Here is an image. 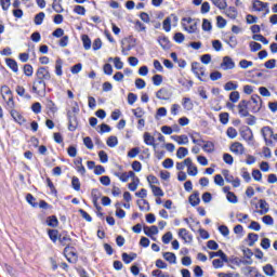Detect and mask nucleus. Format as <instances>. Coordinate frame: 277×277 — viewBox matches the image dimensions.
Masks as SVG:
<instances>
[{"instance_id":"nucleus-5","label":"nucleus","mask_w":277,"mask_h":277,"mask_svg":"<svg viewBox=\"0 0 277 277\" xmlns=\"http://www.w3.org/2000/svg\"><path fill=\"white\" fill-rule=\"evenodd\" d=\"M184 167H187V174L189 176H197L198 175V167L194 166L192 158H186L184 161Z\"/></svg>"},{"instance_id":"nucleus-34","label":"nucleus","mask_w":277,"mask_h":277,"mask_svg":"<svg viewBox=\"0 0 277 277\" xmlns=\"http://www.w3.org/2000/svg\"><path fill=\"white\" fill-rule=\"evenodd\" d=\"M205 67H200V63L194 62L192 64V70L196 77H200V70H202Z\"/></svg>"},{"instance_id":"nucleus-37","label":"nucleus","mask_w":277,"mask_h":277,"mask_svg":"<svg viewBox=\"0 0 277 277\" xmlns=\"http://www.w3.org/2000/svg\"><path fill=\"white\" fill-rule=\"evenodd\" d=\"M106 144L109 146V148H116V146H118V137L109 136L106 141Z\"/></svg>"},{"instance_id":"nucleus-52","label":"nucleus","mask_w":277,"mask_h":277,"mask_svg":"<svg viewBox=\"0 0 277 277\" xmlns=\"http://www.w3.org/2000/svg\"><path fill=\"white\" fill-rule=\"evenodd\" d=\"M226 135L229 136L230 140H235L237 137V129L230 127L226 131Z\"/></svg>"},{"instance_id":"nucleus-57","label":"nucleus","mask_w":277,"mask_h":277,"mask_svg":"<svg viewBox=\"0 0 277 277\" xmlns=\"http://www.w3.org/2000/svg\"><path fill=\"white\" fill-rule=\"evenodd\" d=\"M153 83H154V85H161V83H163V76L155 75L153 77Z\"/></svg>"},{"instance_id":"nucleus-32","label":"nucleus","mask_w":277,"mask_h":277,"mask_svg":"<svg viewBox=\"0 0 277 277\" xmlns=\"http://www.w3.org/2000/svg\"><path fill=\"white\" fill-rule=\"evenodd\" d=\"M237 88H239V84H237V82H234V81H228L227 83L224 84V90L226 92L237 90Z\"/></svg>"},{"instance_id":"nucleus-10","label":"nucleus","mask_w":277,"mask_h":277,"mask_svg":"<svg viewBox=\"0 0 277 277\" xmlns=\"http://www.w3.org/2000/svg\"><path fill=\"white\" fill-rule=\"evenodd\" d=\"M221 68H223V70H233V68H235V61H233L230 56H224Z\"/></svg>"},{"instance_id":"nucleus-38","label":"nucleus","mask_w":277,"mask_h":277,"mask_svg":"<svg viewBox=\"0 0 277 277\" xmlns=\"http://www.w3.org/2000/svg\"><path fill=\"white\" fill-rule=\"evenodd\" d=\"M71 187L75 192H79V189H81V182L79 181V177L74 176L71 179Z\"/></svg>"},{"instance_id":"nucleus-64","label":"nucleus","mask_w":277,"mask_h":277,"mask_svg":"<svg viewBox=\"0 0 277 277\" xmlns=\"http://www.w3.org/2000/svg\"><path fill=\"white\" fill-rule=\"evenodd\" d=\"M137 101V95L135 93L128 94V103L133 105Z\"/></svg>"},{"instance_id":"nucleus-31","label":"nucleus","mask_w":277,"mask_h":277,"mask_svg":"<svg viewBox=\"0 0 277 277\" xmlns=\"http://www.w3.org/2000/svg\"><path fill=\"white\" fill-rule=\"evenodd\" d=\"M263 272L266 276H274L276 274V271L274 269V266L272 264H266L263 266Z\"/></svg>"},{"instance_id":"nucleus-50","label":"nucleus","mask_w":277,"mask_h":277,"mask_svg":"<svg viewBox=\"0 0 277 277\" xmlns=\"http://www.w3.org/2000/svg\"><path fill=\"white\" fill-rule=\"evenodd\" d=\"M100 183H102L104 187H109V185H111V179H109L108 175L101 176Z\"/></svg>"},{"instance_id":"nucleus-8","label":"nucleus","mask_w":277,"mask_h":277,"mask_svg":"<svg viewBox=\"0 0 277 277\" xmlns=\"http://www.w3.org/2000/svg\"><path fill=\"white\" fill-rule=\"evenodd\" d=\"M253 9L256 12H263V10H266V14H269V3L263 2L261 0H255L253 2Z\"/></svg>"},{"instance_id":"nucleus-48","label":"nucleus","mask_w":277,"mask_h":277,"mask_svg":"<svg viewBox=\"0 0 277 277\" xmlns=\"http://www.w3.org/2000/svg\"><path fill=\"white\" fill-rule=\"evenodd\" d=\"M211 29H213V26L211 25V22H209V19L203 18L202 21V30L203 31H211Z\"/></svg>"},{"instance_id":"nucleus-60","label":"nucleus","mask_w":277,"mask_h":277,"mask_svg":"<svg viewBox=\"0 0 277 277\" xmlns=\"http://www.w3.org/2000/svg\"><path fill=\"white\" fill-rule=\"evenodd\" d=\"M151 190L154 196H160V197L163 196V190L159 186L153 185Z\"/></svg>"},{"instance_id":"nucleus-14","label":"nucleus","mask_w":277,"mask_h":277,"mask_svg":"<svg viewBox=\"0 0 277 277\" xmlns=\"http://www.w3.org/2000/svg\"><path fill=\"white\" fill-rule=\"evenodd\" d=\"M259 205H260V215H265V213H269V203H267V201L265 199H260L259 200Z\"/></svg>"},{"instance_id":"nucleus-30","label":"nucleus","mask_w":277,"mask_h":277,"mask_svg":"<svg viewBox=\"0 0 277 277\" xmlns=\"http://www.w3.org/2000/svg\"><path fill=\"white\" fill-rule=\"evenodd\" d=\"M158 42L162 49L164 50L170 49V39H168V37H160L158 39Z\"/></svg>"},{"instance_id":"nucleus-42","label":"nucleus","mask_w":277,"mask_h":277,"mask_svg":"<svg viewBox=\"0 0 277 277\" xmlns=\"http://www.w3.org/2000/svg\"><path fill=\"white\" fill-rule=\"evenodd\" d=\"M239 66H240L243 70H246L247 68H250V67L254 66V63L251 62V61H248V60H241V61L239 62Z\"/></svg>"},{"instance_id":"nucleus-21","label":"nucleus","mask_w":277,"mask_h":277,"mask_svg":"<svg viewBox=\"0 0 277 277\" xmlns=\"http://www.w3.org/2000/svg\"><path fill=\"white\" fill-rule=\"evenodd\" d=\"M188 200L192 207H198L200 205V194L198 192L192 194Z\"/></svg>"},{"instance_id":"nucleus-26","label":"nucleus","mask_w":277,"mask_h":277,"mask_svg":"<svg viewBox=\"0 0 277 277\" xmlns=\"http://www.w3.org/2000/svg\"><path fill=\"white\" fill-rule=\"evenodd\" d=\"M5 62H6V66H9V68H11L13 72H18V63H16L15 60L6 58Z\"/></svg>"},{"instance_id":"nucleus-15","label":"nucleus","mask_w":277,"mask_h":277,"mask_svg":"<svg viewBox=\"0 0 277 277\" xmlns=\"http://www.w3.org/2000/svg\"><path fill=\"white\" fill-rule=\"evenodd\" d=\"M200 142L203 144L202 149L206 153H213L215 150V144H213V142L205 140H200Z\"/></svg>"},{"instance_id":"nucleus-61","label":"nucleus","mask_w":277,"mask_h":277,"mask_svg":"<svg viewBox=\"0 0 277 277\" xmlns=\"http://www.w3.org/2000/svg\"><path fill=\"white\" fill-rule=\"evenodd\" d=\"M214 183L215 185H219V187H224V177H222L220 174H216L214 176Z\"/></svg>"},{"instance_id":"nucleus-20","label":"nucleus","mask_w":277,"mask_h":277,"mask_svg":"<svg viewBox=\"0 0 277 277\" xmlns=\"http://www.w3.org/2000/svg\"><path fill=\"white\" fill-rule=\"evenodd\" d=\"M210 259H215V256H220V259H222V261H224V263H228V255H226V253H224V251L219 250L216 252H210Z\"/></svg>"},{"instance_id":"nucleus-49","label":"nucleus","mask_w":277,"mask_h":277,"mask_svg":"<svg viewBox=\"0 0 277 277\" xmlns=\"http://www.w3.org/2000/svg\"><path fill=\"white\" fill-rule=\"evenodd\" d=\"M24 75L31 77L34 75V67L29 64L24 65Z\"/></svg>"},{"instance_id":"nucleus-55","label":"nucleus","mask_w":277,"mask_h":277,"mask_svg":"<svg viewBox=\"0 0 277 277\" xmlns=\"http://www.w3.org/2000/svg\"><path fill=\"white\" fill-rule=\"evenodd\" d=\"M172 19L170 17H167L164 21H163V24H162V27L164 29V31H170V29H172Z\"/></svg>"},{"instance_id":"nucleus-53","label":"nucleus","mask_w":277,"mask_h":277,"mask_svg":"<svg viewBox=\"0 0 277 277\" xmlns=\"http://www.w3.org/2000/svg\"><path fill=\"white\" fill-rule=\"evenodd\" d=\"M134 29L136 31H143L144 34H146V26L140 21L135 22Z\"/></svg>"},{"instance_id":"nucleus-12","label":"nucleus","mask_w":277,"mask_h":277,"mask_svg":"<svg viewBox=\"0 0 277 277\" xmlns=\"http://www.w3.org/2000/svg\"><path fill=\"white\" fill-rule=\"evenodd\" d=\"M171 140H174L179 144V146H185L189 144V137L187 135L182 134V135H172Z\"/></svg>"},{"instance_id":"nucleus-4","label":"nucleus","mask_w":277,"mask_h":277,"mask_svg":"<svg viewBox=\"0 0 277 277\" xmlns=\"http://www.w3.org/2000/svg\"><path fill=\"white\" fill-rule=\"evenodd\" d=\"M249 105L251 106V111L253 114H259V111H261V105H262V101H261V96L259 95H252L251 96V101L248 102Z\"/></svg>"},{"instance_id":"nucleus-33","label":"nucleus","mask_w":277,"mask_h":277,"mask_svg":"<svg viewBox=\"0 0 277 277\" xmlns=\"http://www.w3.org/2000/svg\"><path fill=\"white\" fill-rule=\"evenodd\" d=\"M48 235L54 243L60 239V232H57V229H49Z\"/></svg>"},{"instance_id":"nucleus-46","label":"nucleus","mask_w":277,"mask_h":277,"mask_svg":"<svg viewBox=\"0 0 277 277\" xmlns=\"http://www.w3.org/2000/svg\"><path fill=\"white\" fill-rule=\"evenodd\" d=\"M83 144L89 150H92L94 148V143L92 142V138L90 136L83 138Z\"/></svg>"},{"instance_id":"nucleus-58","label":"nucleus","mask_w":277,"mask_h":277,"mask_svg":"<svg viewBox=\"0 0 277 277\" xmlns=\"http://www.w3.org/2000/svg\"><path fill=\"white\" fill-rule=\"evenodd\" d=\"M133 115L135 118H142L145 114L144 108L137 107L136 109H132Z\"/></svg>"},{"instance_id":"nucleus-43","label":"nucleus","mask_w":277,"mask_h":277,"mask_svg":"<svg viewBox=\"0 0 277 277\" xmlns=\"http://www.w3.org/2000/svg\"><path fill=\"white\" fill-rule=\"evenodd\" d=\"M98 158L101 163H107V161H109V156H107V153L105 150L98 151Z\"/></svg>"},{"instance_id":"nucleus-36","label":"nucleus","mask_w":277,"mask_h":277,"mask_svg":"<svg viewBox=\"0 0 277 277\" xmlns=\"http://www.w3.org/2000/svg\"><path fill=\"white\" fill-rule=\"evenodd\" d=\"M16 94H18V96H24V98H31V95H29V93H25V89L21 85H17L15 89Z\"/></svg>"},{"instance_id":"nucleus-24","label":"nucleus","mask_w":277,"mask_h":277,"mask_svg":"<svg viewBox=\"0 0 277 277\" xmlns=\"http://www.w3.org/2000/svg\"><path fill=\"white\" fill-rule=\"evenodd\" d=\"M261 134L264 140L274 135V130L269 126H265L261 129Z\"/></svg>"},{"instance_id":"nucleus-63","label":"nucleus","mask_w":277,"mask_h":277,"mask_svg":"<svg viewBox=\"0 0 277 277\" xmlns=\"http://www.w3.org/2000/svg\"><path fill=\"white\" fill-rule=\"evenodd\" d=\"M210 79H211V81H217V80L222 79V72H220V71H212L210 74Z\"/></svg>"},{"instance_id":"nucleus-7","label":"nucleus","mask_w":277,"mask_h":277,"mask_svg":"<svg viewBox=\"0 0 277 277\" xmlns=\"http://www.w3.org/2000/svg\"><path fill=\"white\" fill-rule=\"evenodd\" d=\"M67 118L69 131H77V127L79 126V121H77V115H72V113L69 110L67 113Z\"/></svg>"},{"instance_id":"nucleus-25","label":"nucleus","mask_w":277,"mask_h":277,"mask_svg":"<svg viewBox=\"0 0 277 277\" xmlns=\"http://www.w3.org/2000/svg\"><path fill=\"white\" fill-rule=\"evenodd\" d=\"M81 40L85 51H90V49H92V40L90 37L88 35H82Z\"/></svg>"},{"instance_id":"nucleus-54","label":"nucleus","mask_w":277,"mask_h":277,"mask_svg":"<svg viewBox=\"0 0 277 277\" xmlns=\"http://www.w3.org/2000/svg\"><path fill=\"white\" fill-rule=\"evenodd\" d=\"M137 185H140V177L133 180L132 183L128 185L130 192H135L137 189Z\"/></svg>"},{"instance_id":"nucleus-62","label":"nucleus","mask_w":277,"mask_h":277,"mask_svg":"<svg viewBox=\"0 0 277 277\" xmlns=\"http://www.w3.org/2000/svg\"><path fill=\"white\" fill-rule=\"evenodd\" d=\"M172 241V233L168 232L162 236V243H170Z\"/></svg>"},{"instance_id":"nucleus-44","label":"nucleus","mask_w":277,"mask_h":277,"mask_svg":"<svg viewBox=\"0 0 277 277\" xmlns=\"http://www.w3.org/2000/svg\"><path fill=\"white\" fill-rule=\"evenodd\" d=\"M250 49L252 53H256V51H261L263 49V45H261L259 42L251 41Z\"/></svg>"},{"instance_id":"nucleus-11","label":"nucleus","mask_w":277,"mask_h":277,"mask_svg":"<svg viewBox=\"0 0 277 277\" xmlns=\"http://www.w3.org/2000/svg\"><path fill=\"white\" fill-rule=\"evenodd\" d=\"M179 237L183 239L185 243H192V241H194V237L189 235V232H187L185 228H181L179 230Z\"/></svg>"},{"instance_id":"nucleus-56","label":"nucleus","mask_w":277,"mask_h":277,"mask_svg":"<svg viewBox=\"0 0 277 277\" xmlns=\"http://www.w3.org/2000/svg\"><path fill=\"white\" fill-rule=\"evenodd\" d=\"M212 265H213L214 269H220V267H224V260L215 259L212 261Z\"/></svg>"},{"instance_id":"nucleus-13","label":"nucleus","mask_w":277,"mask_h":277,"mask_svg":"<svg viewBox=\"0 0 277 277\" xmlns=\"http://www.w3.org/2000/svg\"><path fill=\"white\" fill-rule=\"evenodd\" d=\"M143 140L146 146H153V148H157V144L155 143V136H153L150 132H145L143 134Z\"/></svg>"},{"instance_id":"nucleus-59","label":"nucleus","mask_w":277,"mask_h":277,"mask_svg":"<svg viewBox=\"0 0 277 277\" xmlns=\"http://www.w3.org/2000/svg\"><path fill=\"white\" fill-rule=\"evenodd\" d=\"M44 21V12H40L35 16V25H40Z\"/></svg>"},{"instance_id":"nucleus-27","label":"nucleus","mask_w":277,"mask_h":277,"mask_svg":"<svg viewBox=\"0 0 277 277\" xmlns=\"http://www.w3.org/2000/svg\"><path fill=\"white\" fill-rule=\"evenodd\" d=\"M198 23H200V19L195 21L189 27H184L185 31H187L188 34H197Z\"/></svg>"},{"instance_id":"nucleus-17","label":"nucleus","mask_w":277,"mask_h":277,"mask_svg":"<svg viewBox=\"0 0 277 277\" xmlns=\"http://www.w3.org/2000/svg\"><path fill=\"white\" fill-rule=\"evenodd\" d=\"M156 97L159 101H170V93L166 89H160L157 91Z\"/></svg>"},{"instance_id":"nucleus-39","label":"nucleus","mask_w":277,"mask_h":277,"mask_svg":"<svg viewBox=\"0 0 277 277\" xmlns=\"http://www.w3.org/2000/svg\"><path fill=\"white\" fill-rule=\"evenodd\" d=\"M57 224H60L57 216L52 215L48 217V226H51L52 228H56Z\"/></svg>"},{"instance_id":"nucleus-40","label":"nucleus","mask_w":277,"mask_h":277,"mask_svg":"<svg viewBox=\"0 0 277 277\" xmlns=\"http://www.w3.org/2000/svg\"><path fill=\"white\" fill-rule=\"evenodd\" d=\"M213 5L219 8V10H226V0H211Z\"/></svg>"},{"instance_id":"nucleus-18","label":"nucleus","mask_w":277,"mask_h":277,"mask_svg":"<svg viewBox=\"0 0 277 277\" xmlns=\"http://www.w3.org/2000/svg\"><path fill=\"white\" fill-rule=\"evenodd\" d=\"M136 205L140 211H150V203H148V201L145 199L136 200Z\"/></svg>"},{"instance_id":"nucleus-23","label":"nucleus","mask_w":277,"mask_h":277,"mask_svg":"<svg viewBox=\"0 0 277 277\" xmlns=\"http://www.w3.org/2000/svg\"><path fill=\"white\" fill-rule=\"evenodd\" d=\"M182 106L186 111H192V109H194V102H192V98L189 97H184L182 100Z\"/></svg>"},{"instance_id":"nucleus-2","label":"nucleus","mask_w":277,"mask_h":277,"mask_svg":"<svg viewBox=\"0 0 277 277\" xmlns=\"http://www.w3.org/2000/svg\"><path fill=\"white\" fill-rule=\"evenodd\" d=\"M32 92L39 96H44L47 94V82L36 78L32 82Z\"/></svg>"},{"instance_id":"nucleus-29","label":"nucleus","mask_w":277,"mask_h":277,"mask_svg":"<svg viewBox=\"0 0 277 277\" xmlns=\"http://www.w3.org/2000/svg\"><path fill=\"white\" fill-rule=\"evenodd\" d=\"M189 155V149L187 147H180L176 151L177 159H185Z\"/></svg>"},{"instance_id":"nucleus-6","label":"nucleus","mask_w":277,"mask_h":277,"mask_svg":"<svg viewBox=\"0 0 277 277\" xmlns=\"http://www.w3.org/2000/svg\"><path fill=\"white\" fill-rule=\"evenodd\" d=\"M248 105H249V102L246 100H242L239 102L237 108H238V114L240 118H246V116H250V111H248Z\"/></svg>"},{"instance_id":"nucleus-41","label":"nucleus","mask_w":277,"mask_h":277,"mask_svg":"<svg viewBox=\"0 0 277 277\" xmlns=\"http://www.w3.org/2000/svg\"><path fill=\"white\" fill-rule=\"evenodd\" d=\"M62 64H63L62 58L56 60V63H55V75H57V77H62V75H63Z\"/></svg>"},{"instance_id":"nucleus-51","label":"nucleus","mask_w":277,"mask_h":277,"mask_svg":"<svg viewBox=\"0 0 277 277\" xmlns=\"http://www.w3.org/2000/svg\"><path fill=\"white\" fill-rule=\"evenodd\" d=\"M239 98H240V95H239V92L238 91H233L230 94H229V101L232 103H238L239 102Z\"/></svg>"},{"instance_id":"nucleus-47","label":"nucleus","mask_w":277,"mask_h":277,"mask_svg":"<svg viewBox=\"0 0 277 277\" xmlns=\"http://www.w3.org/2000/svg\"><path fill=\"white\" fill-rule=\"evenodd\" d=\"M6 107L9 111L15 110L14 108L16 107V104L14 103V96H9L6 101Z\"/></svg>"},{"instance_id":"nucleus-16","label":"nucleus","mask_w":277,"mask_h":277,"mask_svg":"<svg viewBox=\"0 0 277 277\" xmlns=\"http://www.w3.org/2000/svg\"><path fill=\"white\" fill-rule=\"evenodd\" d=\"M45 107L50 116H55V114H57V106L55 105V103H53V101L47 100Z\"/></svg>"},{"instance_id":"nucleus-45","label":"nucleus","mask_w":277,"mask_h":277,"mask_svg":"<svg viewBox=\"0 0 277 277\" xmlns=\"http://www.w3.org/2000/svg\"><path fill=\"white\" fill-rule=\"evenodd\" d=\"M1 94H2L3 98H5V96H13L12 95V90L8 85H2L1 87Z\"/></svg>"},{"instance_id":"nucleus-9","label":"nucleus","mask_w":277,"mask_h":277,"mask_svg":"<svg viewBox=\"0 0 277 277\" xmlns=\"http://www.w3.org/2000/svg\"><path fill=\"white\" fill-rule=\"evenodd\" d=\"M229 150L234 153V155H243L246 153V147H243V144L235 142L230 145Z\"/></svg>"},{"instance_id":"nucleus-1","label":"nucleus","mask_w":277,"mask_h":277,"mask_svg":"<svg viewBox=\"0 0 277 277\" xmlns=\"http://www.w3.org/2000/svg\"><path fill=\"white\" fill-rule=\"evenodd\" d=\"M58 241L63 246H66L64 249V254L68 263H77V253L70 251V241H72L70 236L68 234H60Z\"/></svg>"},{"instance_id":"nucleus-35","label":"nucleus","mask_w":277,"mask_h":277,"mask_svg":"<svg viewBox=\"0 0 277 277\" xmlns=\"http://www.w3.org/2000/svg\"><path fill=\"white\" fill-rule=\"evenodd\" d=\"M248 239H249L248 246L252 248V246H254V243L259 241V235L254 233H250L248 234Z\"/></svg>"},{"instance_id":"nucleus-19","label":"nucleus","mask_w":277,"mask_h":277,"mask_svg":"<svg viewBox=\"0 0 277 277\" xmlns=\"http://www.w3.org/2000/svg\"><path fill=\"white\" fill-rule=\"evenodd\" d=\"M10 114L13 120H15V122H17L18 124H23V122H25V117H23V115H21V113H18L16 109L10 110Z\"/></svg>"},{"instance_id":"nucleus-22","label":"nucleus","mask_w":277,"mask_h":277,"mask_svg":"<svg viewBox=\"0 0 277 277\" xmlns=\"http://www.w3.org/2000/svg\"><path fill=\"white\" fill-rule=\"evenodd\" d=\"M144 233L145 235H147V237H153V235H158L159 234V228L155 225L148 227V226H145L144 227Z\"/></svg>"},{"instance_id":"nucleus-3","label":"nucleus","mask_w":277,"mask_h":277,"mask_svg":"<svg viewBox=\"0 0 277 277\" xmlns=\"http://www.w3.org/2000/svg\"><path fill=\"white\" fill-rule=\"evenodd\" d=\"M36 79L39 81H51V72L49 67H39L36 71Z\"/></svg>"},{"instance_id":"nucleus-28","label":"nucleus","mask_w":277,"mask_h":277,"mask_svg":"<svg viewBox=\"0 0 277 277\" xmlns=\"http://www.w3.org/2000/svg\"><path fill=\"white\" fill-rule=\"evenodd\" d=\"M163 259L166 261H168V263L176 264V254H174L172 252H164L163 253Z\"/></svg>"}]
</instances>
